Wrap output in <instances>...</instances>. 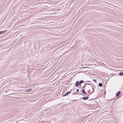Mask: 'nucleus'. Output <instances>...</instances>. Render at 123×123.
<instances>
[{
  "mask_svg": "<svg viewBox=\"0 0 123 123\" xmlns=\"http://www.w3.org/2000/svg\"><path fill=\"white\" fill-rule=\"evenodd\" d=\"M87 92L88 93H89L90 92V90L91 88H92V92H91V94L94 92V89L93 86L92 85H91V86H87Z\"/></svg>",
  "mask_w": 123,
  "mask_h": 123,
  "instance_id": "1",
  "label": "nucleus"
},
{
  "mask_svg": "<svg viewBox=\"0 0 123 123\" xmlns=\"http://www.w3.org/2000/svg\"><path fill=\"white\" fill-rule=\"evenodd\" d=\"M121 94V92L120 91H118V92L116 94V96L117 97H118L120 95V94Z\"/></svg>",
  "mask_w": 123,
  "mask_h": 123,
  "instance_id": "2",
  "label": "nucleus"
},
{
  "mask_svg": "<svg viewBox=\"0 0 123 123\" xmlns=\"http://www.w3.org/2000/svg\"><path fill=\"white\" fill-rule=\"evenodd\" d=\"M79 84V82L78 81H77L75 83V85L77 86H78Z\"/></svg>",
  "mask_w": 123,
  "mask_h": 123,
  "instance_id": "3",
  "label": "nucleus"
},
{
  "mask_svg": "<svg viewBox=\"0 0 123 123\" xmlns=\"http://www.w3.org/2000/svg\"><path fill=\"white\" fill-rule=\"evenodd\" d=\"M89 98V97H83L82 98L83 100H86L88 99Z\"/></svg>",
  "mask_w": 123,
  "mask_h": 123,
  "instance_id": "4",
  "label": "nucleus"
},
{
  "mask_svg": "<svg viewBox=\"0 0 123 123\" xmlns=\"http://www.w3.org/2000/svg\"><path fill=\"white\" fill-rule=\"evenodd\" d=\"M82 92L84 94H87V93L85 91L84 89H82Z\"/></svg>",
  "mask_w": 123,
  "mask_h": 123,
  "instance_id": "5",
  "label": "nucleus"
},
{
  "mask_svg": "<svg viewBox=\"0 0 123 123\" xmlns=\"http://www.w3.org/2000/svg\"><path fill=\"white\" fill-rule=\"evenodd\" d=\"M7 31H0V34H2L6 32Z\"/></svg>",
  "mask_w": 123,
  "mask_h": 123,
  "instance_id": "6",
  "label": "nucleus"
},
{
  "mask_svg": "<svg viewBox=\"0 0 123 123\" xmlns=\"http://www.w3.org/2000/svg\"><path fill=\"white\" fill-rule=\"evenodd\" d=\"M102 84L101 83H100L98 84V86L100 87H101L102 86Z\"/></svg>",
  "mask_w": 123,
  "mask_h": 123,
  "instance_id": "7",
  "label": "nucleus"
},
{
  "mask_svg": "<svg viewBox=\"0 0 123 123\" xmlns=\"http://www.w3.org/2000/svg\"><path fill=\"white\" fill-rule=\"evenodd\" d=\"M119 75L120 76H123V72H121L119 73Z\"/></svg>",
  "mask_w": 123,
  "mask_h": 123,
  "instance_id": "8",
  "label": "nucleus"
},
{
  "mask_svg": "<svg viewBox=\"0 0 123 123\" xmlns=\"http://www.w3.org/2000/svg\"><path fill=\"white\" fill-rule=\"evenodd\" d=\"M70 93L71 91H70V92H68L65 94V95H68Z\"/></svg>",
  "mask_w": 123,
  "mask_h": 123,
  "instance_id": "9",
  "label": "nucleus"
},
{
  "mask_svg": "<svg viewBox=\"0 0 123 123\" xmlns=\"http://www.w3.org/2000/svg\"><path fill=\"white\" fill-rule=\"evenodd\" d=\"M84 81L83 80H81L79 82V83L81 84Z\"/></svg>",
  "mask_w": 123,
  "mask_h": 123,
  "instance_id": "10",
  "label": "nucleus"
},
{
  "mask_svg": "<svg viewBox=\"0 0 123 123\" xmlns=\"http://www.w3.org/2000/svg\"><path fill=\"white\" fill-rule=\"evenodd\" d=\"M92 80L93 81H94L95 83L96 82V80H95L94 79H93Z\"/></svg>",
  "mask_w": 123,
  "mask_h": 123,
  "instance_id": "11",
  "label": "nucleus"
},
{
  "mask_svg": "<svg viewBox=\"0 0 123 123\" xmlns=\"http://www.w3.org/2000/svg\"><path fill=\"white\" fill-rule=\"evenodd\" d=\"M79 92V89H77L76 90V92L77 93H78Z\"/></svg>",
  "mask_w": 123,
  "mask_h": 123,
  "instance_id": "12",
  "label": "nucleus"
},
{
  "mask_svg": "<svg viewBox=\"0 0 123 123\" xmlns=\"http://www.w3.org/2000/svg\"><path fill=\"white\" fill-rule=\"evenodd\" d=\"M90 85V86H91V85H92V84H89V83H86V85Z\"/></svg>",
  "mask_w": 123,
  "mask_h": 123,
  "instance_id": "13",
  "label": "nucleus"
},
{
  "mask_svg": "<svg viewBox=\"0 0 123 123\" xmlns=\"http://www.w3.org/2000/svg\"><path fill=\"white\" fill-rule=\"evenodd\" d=\"M31 90V89H29L28 90H27L26 91H27V92H28V91H29Z\"/></svg>",
  "mask_w": 123,
  "mask_h": 123,
  "instance_id": "14",
  "label": "nucleus"
},
{
  "mask_svg": "<svg viewBox=\"0 0 123 123\" xmlns=\"http://www.w3.org/2000/svg\"><path fill=\"white\" fill-rule=\"evenodd\" d=\"M66 96V95H65V94H64V95H63V96H63V97H64V96Z\"/></svg>",
  "mask_w": 123,
  "mask_h": 123,
  "instance_id": "15",
  "label": "nucleus"
},
{
  "mask_svg": "<svg viewBox=\"0 0 123 123\" xmlns=\"http://www.w3.org/2000/svg\"><path fill=\"white\" fill-rule=\"evenodd\" d=\"M66 96V95H65V94H64V95H63V96H63V97H64V96Z\"/></svg>",
  "mask_w": 123,
  "mask_h": 123,
  "instance_id": "16",
  "label": "nucleus"
},
{
  "mask_svg": "<svg viewBox=\"0 0 123 123\" xmlns=\"http://www.w3.org/2000/svg\"><path fill=\"white\" fill-rule=\"evenodd\" d=\"M86 86V84H85L84 86L82 87V89H83V88H85V86Z\"/></svg>",
  "mask_w": 123,
  "mask_h": 123,
  "instance_id": "17",
  "label": "nucleus"
},
{
  "mask_svg": "<svg viewBox=\"0 0 123 123\" xmlns=\"http://www.w3.org/2000/svg\"><path fill=\"white\" fill-rule=\"evenodd\" d=\"M92 85H93L94 86V88H95V86L94 85V84H92Z\"/></svg>",
  "mask_w": 123,
  "mask_h": 123,
  "instance_id": "18",
  "label": "nucleus"
},
{
  "mask_svg": "<svg viewBox=\"0 0 123 123\" xmlns=\"http://www.w3.org/2000/svg\"><path fill=\"white\" fill-rule=\"evenodd\" d=\"M85 68V67H82L80 68Z\"/></svg>",
  "mask_w": 123,
  "mask_h": 123,
  "instance_id": "19",
  "label": "nucleus"
},
{
  "mask_svg": "<svg viewBox=\"0 0 123 123\" xmlns=\"http://www.w3.org/2000/svg\"><path fill=\"white\" fill-rule=\"evenodd\" d=\"M79 86H81V85H80V83H79Z\"/></svg>",
  "mask_w": 123,
  "mask_h": 123,
  "instance_id": "20",
  "label": "nucleus"
},
{
  "mask_svg": "<svg viewBox=\"0 0 123 123\" xmlns=\"http://www.w3.org/2000/svg\"><path fill=\"white\" fill-rule=\"evenodd\" d=\"M87 81L88 82H91V81Z\"/></svg>",
  "mask_w": 123,
  "mask_h": 123,
  "instance_id": "21",
  "label": "nucleus"
},
{
  "mask_svg": "<svg viewBox=\"0 0 123 123\" xmlns=\"http://www.w3.org/2000/svg\"><path fill=\"white\" fill-rule=\"evenodd\" d=\"M80 94H81V95H83V94H81V93H80Z\"/></svg>",
  "mask_w": 123,
  "mask_h": 123,
  "instance_id": "22",
  "label": "nucleus"
}]
</instances>
